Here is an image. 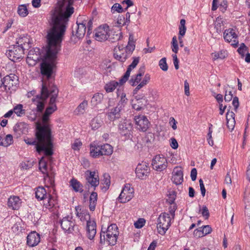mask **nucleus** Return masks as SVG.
I'll list each match as a JSON object with an SVG mask.
<instances>
[{"mask_svg":"<svg viewBox=\"0 0 250 250\" xmlns=\"http://www.w3.org/2000/svg\"><path fill=\"white\" fill-rule=\"evenodd\" d=\"M74 1L62 0V6H66L65 11L63 13L59 8H55L50 12L51 28L48 32L47 37L50 38L51 40L54 39L60 42H62L66 30V22L74 12V8L71 6Z\"/></svg>","mask_w":250,"mask_h":250,"instance_id":"obj_1","label":"nucleus"},{"mask_svg":"<svg viewBox=\"0 0 250 250\" xmlns=\"http://www.w3.org/2000/svg\"><path fill=\"white\" fill-rule=\"evenodd\" d=\"M47 49L45 55L41 64V72L43 79L42 81L46 82L51 84L49 81L52 78L53 72V68L56 65L57 55L61 49V43L53 39L47 37Z\"/></svg>","mask_w":250,"mask_h":250,"instance_id":"obj_2","label":"nucleus"},{"mask_svg":"<svg viewBox=\"0 0 250 250\" xmlns=\"http://www.w3.org/2000/svg\"><path fill=\"white\" fill-rule=\"evenodd\" d=\"M36 130V139L38 141L37 151L39 153L43 151L47 156L52 155L53 144L50 126L38 123Z\"/></svg>","mask_w":250,"mask_h":250,"instance_id":"obj_3","label":"nucleus"},{"mask_svg":"<svg viewBox=\"0 0 250 250\" xmlns=\"http://www.w3.org/2000/svg\"><path fill=\"white\" fill-rule=\"evenodd\" d=\"M118 228L115 224H111L107 229L102 228L100 232V243L102 245L105 244L114 246L117 242L119 235Z\"/></svg>","mask_w":250,"mask_h":250,"instance_id":"obj_4","label":"nucleus"},{"mask_svg":"<svg viewBox=\"0 0 250 250\" xmlns=\"http://www.w3.org/2000/svg\"><path fill=\"white\" fill-rule=\"evenodd\" d=\"M49 96L47 82L42 81L41 94L36 95V97L32 99V102L37 105L36 111L42 112L44 108V102Z\"/></svg>","mask_w":250,"mask_h":250,"instance_id":"obj_5","label":"nucleus"},{"mask_svg":"<svg viewBox=\"0 0 250 250\" xmlns=\"http://www.w3.org/2000/svg\"><path fill=\"white\" fill-rule=\"evenodd\" d=\"M170 225L171 219L169 214L166 212L161 213L157 219V229L158 233L164 235Z\"/></svg>","mask_w":250,"mask_h":250,"instance_id":"obj_6","label":"nucleus"},{"mask_svg":"<svg viewBox=\"0 0 250 250\" xmlns=\"http://www.w3.org/2000/svg\"><path fill=\"white\" fill-rule=\"evenodd\" d=\"M24 50L25 48H22V47L15 44L9 47L6 55L10 60L16 62L23 57Z\"/></svg>","mask_w":250,"mask_h":250,"instance_id":"obj_7","label":"nucleus"},{"mask_svg":"<svg viewBox=\"0 0 250 250\" xmlns=\"http://www.w3.org/2000/svg\"><path fill=\"white\" fill-rule=\"evenodd\" d=\"M84 176L86 181L85 187L89 189L90 187L93 188L94 190L99 184V178L98 173L95 171L87 170L85 172Z\"/></svg>","mask_w":250,"mask_h":250,"instance_id":"obj_8","label":"nucleus"},{"mask_svg":"<svg viewBox=\"0 0 250 250\" xmlns=\"http://www.w3.org/2000/svg\"><path fill=\"white\" fill-rule=\"evenodd\" d=\"M150 172L148 163L144 161L138 164L135 170L136 177L141 180H146L148 177Z\"/></svg>","mask_w":250,"mask_h":250,"instance_id":"obj_9","label":"nucleus"},{"mask_svg":"<svg viewBox=\"0 0 250 250\" xmlns=\"http://www.w3.org/2000/svg\"><path fill=\"white\" fill-rule=\"evenodd\" d=\"M83 17H79L77 19L75 29L76 31H74V29L72 30V35H75L78 39H82L86 32V21L83 19Z\"/></svg>","mask_w":250,"mask_h":250,"instance_id":"obj_10","label":"nucleus"},{"mask_svg":"<svg viewBox=\"0 0 250 250\" xmlns=\"http://www.w3.org/2000/svg\"><path fill=\"white\" fill-rule=\"evenodd\" d=\"M109 31V28L107 24L101 25L95 30L94 38L99 42L106 41L108 40Z\"/></svg>","mask_w":250,"mask_h":250,"instance_id":"obj_11","label":"nucleus"},{"mask_svg":"<svg viewBox=\"0 0 250 250\" xmlns=\"http://www.w3.org/2000/svg\"><path fill=\"white\" fill-rule=\"evenodd\" d=\"M152 165L154 169L161 172L167 167V160L163 155H156L155 158L153 159Z\"/></svg>","mask_w":250,"mask_h":250,"instance_id":"obj_12","label":"nucleus"},{"mask_svg":"<svg viewBox=\"0 0 250 250\" xmlns=\"http://www.w3.org/2000/svg\"><path fill=\"white\" fill-rule=\"evenodd\" d=\"M45 54L42 55L40 49L38 47L34 48L31 49L28 54L27 57V62L29 63V61H33V64H35L38 62L43 59Z\"/></svg>","mask_w":250,"mask_h":250,"instance_id":"obj_13","label":"nucleus"},{"mask_svg":"<svg viewBox=\"0 0 250 250\" xmlns=\"http://www.w3.org/2000/svg\"><path fill=\"white\" fill-rule=\"evenodd\" d=\"M224 39L228 42H231V45L235 47L238 46V36L232 28L226 29L224 32Z\"/></svg>","mask_w":250,"mask_h":250,"instance_id":"obj_14","label":"nucleus"},{"mask_svg":"<svg viewBox=\"0 0 250 250\" xmlns=\"http://www.w3.org/2000/svg\"><path fill=\"white\" fill-rule=\"evenodd\" d=\"M134 120L137 128L141 131H146L150 125L146 117L144 115L136 116Z\"/></svg>","mask_w":250,"mask_h":250,"instance_id":"obj_15","label":"nucleus"},{"mask_svg":"<svg viewBox=\"0 0 250 250\" xmlns=\"http://www.w3.org/2000/svg\"><path fill=\"white\" fill-rule=\"evenodd\" d=\"M72 218L69 216L63 217L60 221V224L62 229L64 232H67L70 233H71L74 229L73 228L75 226V223L72 220Z\"/></svg>","mask_w":250,"mask_h":250,"instance_id":"obj_16","label":"nucleus"},{"mask_svg":"<svg viewBox=\"0 0 250 250\" xmlns=\"http://www.w3.org/2000/svg\"><path fill=\"white\" fill-rule=\"evenodd\" d=\"M113 56L116 60L122 62H125L130 56L124 51V47L120 45L115 47Z\"/></svg>","mask_w":250,"mask_h":250,"instance_id":"obj_17","label":"nucleus"},{"mask_svg":"<svg viewBox=\"0 0 250 250\" xmlns=\"http://www.w3.org/2000/svg\"><path fill=\"white\" fill-rule=\"evenodd\" d=\"M139 62V57H134L132 63L128 66L126 71L125 74L119 80L121 84H124L128 79L130 72L132 69H134Z\"/></svg>","mask_w":250,"mask_h":250,"instance_id":"obj_18","label":"nucleus"},{"mask_svg":"<svg viewBox=\"0 0 250 250\" xmlns=\"http://www.w3.org/2000/svg\"><path fill=\"white\" fill-rule=\"evenodd\" d=\"M172 181L176 185H181L183 182V172L181 167H175L172 172Z\"/></svg>","mask_w":250,"mask_h":250,"instance_id":"obj_19","label":"nucleus"},{"mask_svg":"<svg viewBox=\"0 0 250 250\" xmlns=\"http://www.w3.org/2000/svg\"><path fill=\"white\" fill-rule=\"evenodd\" d=\"M27 245L31 247L37 246L40 242V236L36 231L31 232L27 236Z\"/></svg>","mask_w":250,"mask_h":250,"instance_id":"obj_20","label":"nucleus"},{"mask_svg":"<svg viewBox=\"0 0 250 250\" xmlns=\"http://www.w3.org/2000/svg\"><path fill=\"white\" fill-rule=\"evenodd\" d=\"M96 234V223L93 220H87L86 223V235L90 240L94 239Z\"/></svg>","mask_w":250,"mask_h":250,"instance_id":"obj_21","label":"nucleus"},{"mask_svg":"<svg viewBox=\"0 0 250 250\" xmlns=\"http://www.w3.org/2000/svg\"><path fill=\"white\" fill-rule=\"evenodd\" d=\"M145 73V67L143 66L139 68L138 73L131 77L129 81V83L132 86L137 85L141 82L142 77Z\"/></svg>","mask_w":250,"mask_h":250,"instance_id":"obj_22","label":"nucleus"},{"mask_svg":"<svg viewBox=\"0 0 250 250\" xmlns=\"http://www.w3.org/2000/svg\"><path fill=\"white\" fill-rule=\"evenodd\" d=\"M17 76L15 75L11 74L9 75H7L3 78L2 86L4 87L5 89H6L7 87L10 89L14 84L15 83H14V81L16 80Z\"/></svg>","mask_w":250,"mask_h":250,"instance_id":"obj_23","label":"nucleus"},{"mask_svg":"<svg viewBox=\"0 0 250 250\" xmlns=\"http://www.w3.org/2000/svg\"><path fill=\"white\" fill-rule=\"evenodd\" d=\"M122 109L123 108L121 106L118 105L112 108L107 113L108 119L111 121H114L115 120L120 118L121 112Z\"/></svg>","mask_w":250,"mask_h":250,"instance_id":"obj_24","label":"nucleus"},{"mask_svg":"<svg viewBox=\"0 0 250 250\" xmlns=\"http://www.w3.org/2000/svg\"><path fill=\"white\" fill-rule=\"evenodd\" d=\"M47 85L48 88V92L49 93V95H52L50 101H49V105H56V99L58 96V90L57 87L54 85H51L50 84L47 83Z\"/></svg>","mask_w":250,"mask_h":250,"instance_id":"obj_25","label":"nucleus"},{"mask_svg":"<svg viewBox=\"0 0 250 250\" xmlns=\"http://www.w3.org/2000/svg\"><path fill=\"white\" fill-rule=\"evenodd\" d=\"M232 99V104L234 106V109L235 111H237V110L239 106V99L236 96L233 97V94L231 91H229L228 93L227 91H226V93L224 97V100L226 102H229Z\"/></svg>","mask_w":250,"mask_h":250,"instance_id":"obj_26","label":"nucleus"},{"mask_svg":"<svg viewBox=\"0 0 250 250\" xmlns=\"http://www.w3.org/2000/svg\"><path fill=\"white\" fill-rule=\"evenodd\" d=\"M76 214L78 217H79L81 221L91 220L90 216L88 211L86 210H81V207L78 206L76 207Z\"/></svg>","mask_w":250,"mask_h":250,"instance_id":"obj_27","label":"nucleus"},{"mask_svg":"<svg viewBox=\"0 0 250 250\" xmlns=\"http://www.w3.org/2000/svg\"><path fill=\"white\" fill-rule=\"evenodd\" d=\"M21 203V200L19 197L13 196L8 199L7 205L9 208L16 210L19 208Z\"/></svg>","mask_w":250,"mask_h":250,"instance_id":"obj_28","label":"nucleus"},{"mask_svg":"<svg viewBox=\"0 0 250 250\" xmlns=\"http://www.w3.org/2000/svg\"><path fill=\"white\" fill-rule=\"evenodd\" d=\"M116 93L117 97L120 98V100L117 105L121 106L123 108L128 101L127 99L126 98V94L123 92V89L120 88L117 89Z\"/></svg>","mask_w":250,"mask_h":250,"instance_id":"obj_29","label":"nucleus"},{"mask_svg":"<svg viewBox=\"0 0 250 250\" xmlns=\"http://www.w3.org/2000/svg\"><path fill=\"white\" fill-rule=\"evenodd\" d=\"M122 33L120 30L117 31H109L108 40L112 42H115L121 39Z\"/></svg>","mask_w":250,"mask_h":250,"instance_id":"obj_30","label":"nucleus"},{"mask_svg":"<svg viewBox=\"0 0 250 250\" xmlns=\"http://www.w3.org/2000/svg\"><path fill=\"white\" fill-rule=\"evenodd\" d=\"M131 128V126L130 124L126 122L121 123L119 125L120 132L122 135L124 136L129 133Z\"/></svg>","mask_w":250,"mask_h":250,"instance_id":"obj_31","label":"nucleus"},{"mask_svg":"<svg viewBox=\"0 0 250 250\" xmlns=\"http://www.w3.org/2000/svg\"><path fill=\"white\" fill-rule=\"evenodd\" d=\"M70 185L75 192H83V185L76 179L72 178L70 181Z\"/></svg>","mask_w":250,"mask_h":250,"instance_id":"obj_32","label":"nucleus"},{"mask_svg":"<svg viewBox=\"0 0 250 250\" xmlns=\"http://www.w3.org/2000/svg\"><path fill=\"white\" fill-rule=\"evenodd\" d=\"M48 194L45 189L41 187H38L35 192V197L38 200H46Z\"/></svg>","mask_w":250,"mask_h":250,"instance_id":"obj_33","label":"nucleus"},{"mask_svg":"<svg viewBox=\"0 0 250 250\" xmlns=\"http://www.w3.org/2000/svg\"><path fill=\"white\" fill-rule=\"evenodd\" d=\"M46 200L44 201L43 206L47 209H51L53 208L55 204L57 203V201L54 197L51 194H48L46 198Z\"/></svg>","mask_w":250,"mask_h":250,"instance_id":"obj_34","label":"nucleus"},{"mask_svg":"<svg viewBox=\"0 0 250 250\" xmlns=\"http://www.w3.org/2000/svg\"><path fill=\"white\" fill-rule=\"evenodd\" d=\"M100 156L110 155L113 153L112 146L108 144L100 145Z\"/></svg>","mask_w":250,"mask_h":250,"instance_id":"obj_35","label":"nucleus"},{"mask_svg":"<svg viewBox=\"0 0 250 250\" xmlns=\"http://www.w3.org/2000/svg\"><path fill=\"white\" fill-rule=\"evenodd\" d=\"M100 145H97L94 143L90 145V153L91 156L97 158L100 156Z\"/></svg>","mask_w":250,"mask_h":250,"instance_id":"obj_36","label":"nucleus"},{"mask_svg":"<svg viewBox=\"0 0 250 250\" xmlns=\"http://www.w3.org/2000/svg\"><path fill=\"white\" fill-rule=\"evenodd\" d=\"M98 194L97 192L92 191L89 197V209L91 211H94L97 204Z\"/></svg>","mask_w":250,"mask_h":250,"instance_id":"obj_37","label":"nucleus"},{"mask_svg":"<svg viewBox=\"0 0 250 250\" xmlns=\"http://www.w3.org/2000/svg\"><path fill=\"white\" fill-rule=\"evenodd\" d=\"M29 39L27 36H24L19 38L17 40L16 44L25 49L26 47H29Z\"/></svg>","mask_w":250,"mask_h":250,"instance_id":"obj_38","label":"nucleus"},{"mask_svg":"<svg viewBox=\"0 0 250 250\" xmlns=\"http://www.w3.org/2000/svg\"><path fill=\"white\" fill-rule=\"evenodd\" d=\"M213 60L217 59H224L228 56V53L226 50L222 49L218 52H214L211 54Z\"/></svg>","mask_w":250,"mask_h":250,"instance_id":"obj_39","label":"nucleus"},{"mask_svg":"<svg viewBox=\"0 0 250 250\" xmlns=\"http://www.w3.org/2000/svg\"><path fill=\"white\" fill-rule=\"evenodd\" d=\"M120 84L122 85L120 82L118 83L115 81H112L110 82L106 83L104 85V89L105 90L106 92L107 93L111 92L113 91L118 86L119 84Z\"/></svg>","mask_w":250,"mask_h":250,"instance_id":"obj_40","label":"nucleus"},{"mask_svg":"<svg viewBox=\"0 0 250 250\" xmlns=\"http://www.w3.org/2000/svg\"><path fill=\"white\" fill-rule=\"evenodd\" d=\"M104 179L102 180L103 184L105 185V186L101 187V189L104 191H106L110 185V177L107 173H104L103 175Z\"/></svg>","mask_w":250,"mask_h":250,"instance_id":"obj_41","label":"nucleus"},{"mask_svg":"<svg viewBox=\"0 0 250 250\" xmlns=\"http://www.w3.org/2000/svg\"><path fill=\"white\" fill-rule=\"evenodd\" d=\"M103 99V95L102 93H97L92 97L91 103L93 106H96L100 104Z\"/></svg>","mask_w":250,"mask_h":250,"instance_id":"obj_42","label":"nucleus"},{"mask_svg":"<svg viewBox=\"0 0 250 250\" xmlns=\"http://www.w3.org/2000/svg\"><path fill=\"white\" fill-rule=\"evenodd\" d=\"M132 197V195L128 194L126 192L122 191L118 197V200L120 203H125L130 201Z\"/></svg>","mask_w":250,"mask_h":250,"instance_id":"obj_43","label":"nucleus"},{"mask_svg":"<svg viewBox=\"0 0 250 250\" xmlns=\"http://www.w3.org/2000/svg\"><path fill=\"white\" fill-rule=\"evenodd\" d=\"M79 17H81L80 16ZM83 19L86 21V28H87V33H86V38H89L90 35L92 33V24L93 22L92 20H88V18L85 16H82Z\"/></svg>","mask_w":250,"mask_h":250,"instance_id":"obj_44","label":"nucleus"},{"mask_svg":"<svg viewBox=\"0 0 250 250\" xmlns=\"http://www.w3.org/2000/svg\"><path fill=\"white\" fill-rule=\"evenodd\" d=\"M88 105V102L86 100H84L78 106L75 110V112L77 114H83L85 112V109L87 107Z\"/></svg>","mask_w":250,"mask_h":250,"instance_id":"obj_45","label":"nucleus"},{"mask_svg":"<svg viewBox=\"0 0 250 250\" xmlns=\"http://www.w3.org/2000/svg\"><path fill=\"white\" fill-rule=\"evenodd\" d=\"M14 113H15L18 116L21 117L25 113V110L23 109V105L21 104H18L14 107Z\"/></svg>","mask_w":250,"mask_h":250,"instance_id":"obj_46","label":"nucleus"},{"mask_svg":"<svg viewBox=\"0 0 250 250\" xmlns=\"http://www.w3.org/2000/svg\"><path fill=\"white\" fill-rule=\"evenodd\" d=\"M102 123V121L96 117L91 120L90 125L92 129H96L101 126Z\"/></svg>","mask_w":250,"mask_h":250,"instance_id":"obj_47","label":"nucleus"},{"mask_svg":"<svg viewBox=\"0 0 250 250\" xmlns=\"http://www.w3.org/2000/svg\"><path fill=\"white\" fill-rule=\"evenodd\" d=\"M18 13L21 17H25L28 14L26 6L24 4L20 5L18 7Z\"/></svg>","mask_w":250,"mask_h":250,"instance_id":"obj_48","label":"nucleus"},{"mask_svg":"<svg viewBox=\"0 0 250 250\" xmlns=\"http://www.w3.org/2000/svg\"><path fill=\"white\" fill-rule=\"evenodd\" d=\"M144 86H145V85L141 82L140 83H139V84H138L137 85V86L134 89L133 92V96H135V98L137 100H139L140 99H142L144 97V95L142 96H141L139 95L135 96V95L137 93L138 91L141 88H142L143 87H144Z\"/></svg>","mask_w":250,"mask_h":250,"instance_id":"obj_49","label":"nucleus"},{"mask_svg":"<svg viewBox=\"0 0 250 250\" xmlns=\"http://www.w3.org/2000/svg\"><path fill=\"white\" fill-rule=\"evenodd\" d=\"M144 86H145V85L141 82L140 83H139V84H138L137 85V86L134 89L133 92V96H135V98L137 100H139L140 99H142L144 97V95L142 96H141L139 95L135 96V95L137 93L138 91L141 88H142L143 87H144Z\"/></svg>","mask_w":250,"mask_h":250,"instance_id":"obj_50","label":"nucleus"},{"mask_svg":"<svg viewBox=\"0 0 250 250\" xmlns=\"http://www.w3.org/2000/svg\"><path fill=\"white\" fill-rule=\"evenodd\" d=\"M111 11L112 13H114L115 12L121 13L125 12V10L120 4L116 3L112 6Z\"/></svg>","mask_w":250,"mask_h":250,"instance_id":"obj_51","label":"nucleus"},{"mask_svg":"<svg viewBox=\"0 0 250 250\" xmlns=\"http://www.w3.org/2000/svg\"><path fill=\"white\" fill-rule=\"evenodd\" d=\"M135 45L134 43L131 42V43H128L127 45L124 47V51L126 52L129 55L131 56L133 51L135 49Z\"/></svg>","mask_w":250,"mask_h":250,"instance_id":"obj_52","label":"nucleus"},{"mask_svg":"<svg viewBox=\"0 0 250 250\" xmlns=\"http://www.w3.org/2000/svg\"><path fill=\"white\" fill-rule=\"evenodd\" d=\"M159 65L162 70L164 71H166L167 70L168 66L167 63L166 58H163L160 60L159 62Z\"/></svg>","mask_w":250,"mask_h":250,"instance_id":"obj_53","label":"nucleus"},{"mask_svg":"<svg viewBox=\"0 0 250 250\" xmlns=\"http://www.w3.org/2000/svg\"><path fill=\"white\" fill-rule=\"evenodd\" d=\"M43 157L39 162V168L43 173L47 172V163L43 160Z\"/></svg>","mask_w":250,"mask_h":250,"instance_id":"obj_54","label":"nucleus"},{"mask_svg":"<svg viewBox=\"0 0 250 250\" xmlns=\"http://www.w3.org/2000/svg\"><path fill=\"white\" fill-rule=\"evenodd\" d=\"M4 146L7 147L13 143V136L11 134H8L6 136L4 140Z\"/></svg>","mask_w":250,"mask_h":250,"instance_id":"obj_55","label":"nucleus"},{"mask_svg":"<svg viewBox=\"0 0 250 250\" xmlns=\"http://www.w3.org/2000/svg\"><path fill=\"white\" fill-rule=\"evenodd\" d=\"M172 50L173 52H174L175 54L177 53L178 51V42L177 41V38L176 36H174L172 38Z\"/></svg>","mask_w":250,"mask_h":250,"instance_id":"obj_56","label":"nucleus"},{"mask_svg":"<svg viewBox=\"0 0 250 250\" xmlns=\"http://www.w3.org/2000/svg\"><path fill=\"white\" fill-rule=\"evenodd\" d=\"M176 193L173 191L169 193L167 202L170 205L173 204L176 199Z\"/></svg>","mask_w":250,"mask_h":250,"instance_id":"obj_57","label":"nucleus"},{"mask_svg":"<svg viewBox=\"0 0 250 250\" xmlns=\"http://www.w3.org/2000/svg\"><path fill=\"white\" fill-rule=\"evenodd\" d=\"M248 49L247 47L244 43L240 44V46L238 48L237 51L240 54L242 58L244 57L245 51Z\"/></svg>","mask_w":250,"mask_h":250,"instance_id":"obj_58","label":"nucleus"},{"mask_svg":"<svg viewBox=\"0 0 250 250\" xmlns=\"http://www.w3.org/2000/svg\"><path fill=\"white\" fill-rule=\"evenodd\" d=\"M201 228V230H202V233L204 234V236L210 233L212 231V229L209 225L204 226Z\"/></svg>","mask_w":250,"mask_h":250,"instance_id":"obj_59","label":"nucleus"},{"mask_svg":"<svg viewBox=\"0 0 250 250\" xmlns=\"http://www.w3.org/2000/svg\"><path fill=\"white\" fill-rule=\"evenodd\" d=\"M57 108L56 105H49L45 109L44 112L50 116L57 110Z\"/></svg>","mask_w":250,"mask_h":250,"instance_id":"obj_60","label":"nucleus"},{"mask_svg":"<svg viewBox=\"0 0 250 250\" xmlns=\"http://www.w3.org/2000/svg\"><path fill=\"white\" fill-rule=\"evenodd\" d=\"M145 220L144 219L140 218L134 223V226L137 229L142 228L145 225Z\"/></svg>","mask_w":250,"mask_h":250,"instance_id":"obj_61","label":"nucleus"},{"mask_svg":"<svg viewBox=\"0 0 250 250\" xmlns=\"http://www.w3.org/2000/svg\"><path fill=\"white\" fill-rule=\"evenodd\" d=\"M202 215L206 219L208 218L209 216V212L208 208L204 206L203 207L202 209L200 210Z\"/></svg>","mask_w":250,"mask_h":250,"instance_id":"obj_62","label":"nucleus"},{"mask_svg":"<svg viewBox=\"0 0 250 250\" xmlns=\"http://www.w3.org/2000/svg\"><path fill=\"white\" fill-rule=\"evenodd\" d=\"M235 124V119H231L230 120L227 121V126L229 130L232 131L233 130Z\"/></svg>","mask_w":250,"mask_h":250,"instance_id":"obj_63","label":"nucleus"},{"mask_svg":"<svg viewBox=\"0 0 250 250\" xmlns=\"http://www.w3.org/2000/svg\"><path fill=\"white\" fill-rule=\"evenodd\" d=\"M122 191H124V192H126L127 194L129 195H132V193L133 192V189L132 188H130L129 184H126Z\"/></svg>","mask_w":250,"mask_h":250,"instance_id":"obj_64","label":"nucleus"}]
</instances>
